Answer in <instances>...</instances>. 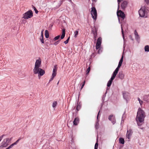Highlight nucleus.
Instances as JSON below:
<instances>
[{"instance_id": "1", "label": "nucleus", "mask_w": 149, "mask_h": 149, "mask_svg": "<svg viewBox=\"0 0 149 149\" xmlns=\"http://www.w3.org/2000/svg\"><path fill=\"white\" fill-rule=\"evenodd\" d=\"M145 117V113L144 111L139 108L137 112L136 118V120L138 125L140 126L142 125Z\"/></svg>"}, {"instance_id": "2", "label": "nucleus", "mask_w": 149, "mask_h": 149, "mask_svg": "<svg viewBox=\"0 0 149 149\" xmlns=\"http://www.w3.org/2000/svg\"><path fill=\"white\" fill-rule=\"evenodd\" d=\"M33 72L34 74H38L39 78L45 73V71L40 68H34L33 69Z\"/></svg>"}, {"instance_id": "3", "label": "nucleus", "mask_w": 149, "mask_h": 149, "mask_svg": "<svg viewBox=\"0 0 149 149\" xmlns=\"http://www.w3.org/2000/svg\"><path fill=\"white\" fill-rule=\"evenodd\" d=\"M147 9L145 6L142 7L139 11L140 17H147Z\"/></svg>"}, {"instance_id": "4", "label": "nucleus", "mask_w": 149, "mask_h": 149, "mask_svg": "<svg viewBox=\"0 0 149 149\" xmlns=\"http://www.w3.org/2000/svg\"><path fill=\"white\" fill-rule=\"evenodd\" d=\"M12 138L9 139L7 138L3 139V141L1 143L0 146V149H3L4 147H6L8 145L9 142L11 140Z\"/></svg>"}, {"instance_id": "5", "label": "nucleus", "mask_w": 149, "mask_h": 149, "mask_svg": "<svg viewBox=\"0 0 149 149\" xmlns=\"http://www.w3.org/2000/svg\"><path fill=\"white\" fill-rule=\"evenodd\" d=\"M91 15L92 18L95 21L97 18V10L95 7H93L91 8Z\"/></svg>"}, {"instance_id": "6", "label": "nucleus", "mask_w": 149, "mask_h": 149, "mask_svg": "<svg viewBox=\"0 0 149 149\" xmlns=\"http://www.w3.org/2000/svg\"><path fill=\"white\" fill-rule=\"evenodd\" d=\"M33 16L32 11L30 10L26 12L23 15V18L26 19L30 18Z\"/></svg>"}, {"instance_id": "7", "label": "nucleus", "mask_w": 149, "mask_h": 149, "mask_svg": "<svg viewBox=\"0 0 149 149\" xmlns=\"http://www.w3.org/2000/svg\"><path fill=\"white\" fill-rule=\"evenodd\" d=\"M123 55L122 56L121 58H120V59L119 62V63L117 67L115 69V71H114L113 72L117 74L118 73V72L119 71V68L121 66L122 63H123Z\"/></svg>"}, {"instance_id": "8", "label": "nucleus", "mask_w": 149, "mask_h": 149, "mask_svg": "<svg viewBox=\"0 0 149 149\" xmlns=\"http://www.w3.org/2000/svg\"><path fill=\"white\" fill-rule=\"evenodd\" d=\"M117 74L113 72L110 79L108 81L107 83V86L108 87H109L111 86L113 80L115 78Z\"/></svg>"}, {"instance_id": "9", "label": "nucleus", "mask_w": 149, "mask_h": 149, "mask_svg": "<svg viewBox=\"0 0 149 149\" xmlns=\"http://www.w3.org/2000/svg\"><path fill=\"white\" fill-rule=\"evenodd\" d=\"M41 64V60L40 58L37 59L36 61L34 68H40Z\"/></svg>"}, {"instance_id": "10", "label": "nucleus", "mask_w": 149, "mask_h": 149, "mask_svg": "<svg viewBox=\"0 0 149 149\" xmlns=\"http://www.w3.org/2000/svg\"><path fill=\"white\" fill-rule=\"evenodd\" d=\"M102 41L101 38L99 37L97 40L96 46V49H99L101 45Z\"/></svg>"}, {"instance_id": "11", "label": "nucleus", "mask_w": 149, "mask_h": 149, "mask_svg": "<svg viewBox=\"0 0 149 149\" xmlns=\"http://www.w3.org/2000/svg\"><path fill=\"white\" fill-rule=\"evenodd\" d=\"M117 14L118 16L120 17L123 19H124L125 17L124 13L120 10L118 11L117 12Z\"/></svg>"}, {"instance_id": "12", "label": "nucleus", "mask_w": 149, "mask_h": 149, "mask_svg": "<svg viewBox=\"0 0 149 149\" xmlns=\"http://www.w3.org/2000/svg\"><path fill=\"white\" fill-rule=\"evenodd\" d=\"M109 119L111 121L113 125L116 123L115 116L112 115H110L109 116Z\"/></svg>"}, {"instance_id": "13", "label": "nucleus", "mask_w": 149, "mask_h": 149, "mask_svg": "<svg viewBox=\"0 0 149 149\" xmlns=\"http://www.w3.org/2000/svg\"><path fill=\"white\" fill-rule=\"evenodd\" d=\"M123 95L124 98L127 101L130 98L129 94L127 92H124L123 93Z\"/></svg>"}, {"instance_id": "14", "label": "nucleus", "mask_w": 149, "mask_h": 149, "mask_svg": "<svg viewBox=\"0 0 149 149\" xmlns=\"http://www.w3.org/2000/svg\"><path fill=\"white\" fill-rule=\"evenodd\" d=\"M128 2L126 1H124L121 4V7L122 9H125L127 7Z\"/></svg>"}, {"instance_id": "15", "label": "nucleus", "mask_w": 149, "mask_h": 149, "mask_svg": "<svg viewBox=\"0 0 149 149\" xmlns=\"http://www.w3.org/2000/svg\"><path fill=\"white\" fill-rule=\"evenodd\" d=\"M132 132L131 130H127L126 135V137L129 139L132 136Z\"/></svg>"}, {"instance_id": "16", "label": "nucleus", "mask_w": 149, "mask_h": 149, "mask_svg": "<svg viewBox=\"0 0 149 149\" xmlns=\"http://www.w3.org/2000/svg\"><path fill=\"white\" fill-rule=\"evenodd\" d=\"M57 70V68H56V65H55L54 66V68L53 70V73L52 76L54 77L56 74V71Z\"/></svg>"}, {"instance_id": "17", "label": "nucleus", "mask_w": 149, "mask_h": 149, "mask_svg": "<svg viewBox=\"0 0 149 149\" xmlns=\"http://www.w3.org/2000/svg\"><path fill=\"white\" fill-rule=\"evenodd\" d=\"M118 76V77L121 79H123L124 77V74L123 73L122 71H120L119 72Z\"/></svg>"}, {"instance_id": "18", "label": "nucleus", "mask_w": 149, "mask_h": 149, "mask_svg": "<svg viewBox=\"0 0 149 149\" xmlns=\"http://www.w3.org/2000/svg\"><path fill=\"white\" fill-rule=\"evenodd\" d=\"M79 120L78 118H76L73 121V124L75 125H77L79 123Z\"/></svg>"}, {"instance_id": "19", "label": "nucleus", "mask_w": 149, "mask_h": 149, "mask_svg": "<svg viewBox=\"0 0 149 149\" xmlns=\"http://www.w3.org/2000/svg\"><path fill=\"white\" fill-rule=\"evenodd\" d=\"M143 100L144 101L148 102H149V95H145L143 96Z\"/></svg>"}, {"instance_id": "20", "label": "nucleus", "mask_w": 149, "mask_h": 149, "mask_svg": "<svg viewBox=\"0 0 149 149\" xmlns=\"http://www.w3.org/2000/svg\"><path fill=\"white\" fill-rule=\"evenodd\" d=\"M65 29H63L62 30V34L61 36V39H63L65 37Z\"/></svg>"}, {"instance_id": "21", "label": "nucleus", "mask_w": 149, "mask_h": 149, "mask_svg": "<svg viewBox=\"0 0 149 149\" xmlns=\"http://www.w3.org/2000/svg\"><path fill=\"white\" fill-rule=\"evenodd\" d=\"M119 143L121 144H124L125 143V141L124 139L120 138L119 139Z\"/></svg>"}, {"instance_id": "22", "label": "nucleus", "mask_w": 149, "mask_h": 149, "mask_svg": "<svg viewBox=\"0 0 149 149\" xmlns=\"http://www.w3.org/2000/svg\"><path fill=\"white\" fill-rule=\"evenodd\" d=\"M144 49L145 52H149V46L148 45L145 46Z\"/></svg>"}, {"instance_id": "23", "label": "nucleus", "mask_w": 149, "mask_h": 149, "mask_svg": "<svg viewBox=\"0 0 149 149\" xmlns=\"http://www.w3.org/2000/svg\"><path fill=\"white\" fill-rule=\"evenodd\" d=\"M45 37L46 38H48L49 37V33L48 31L47 30H46L45 31Z\"/></svg>"}, {"instance_id": "24", "label": "nucleus", "mask_w": 149, "mask_h": 149, "mask_svg": "<svg viewBox=\"0 0 149 149\" xmlns=\"http://www.w3.org/2000/svg\"><path fill=\"white\" fill-rule=\"evenodd\" d=\"M57 104V102L56 101H54L52 104V106L54 108L56 107Z\"/></svg>"}, {"instance_id": "25", "label": "nucleus", "mask_w": 149, "mask_h": 149, "mask_svg": "<svg viewBox=\"0 0 149 149\" xmlns=\"http://www.w3.org/2000/svg\"><path fill=\"white\" fill-rule=\"evenodd\" d=\"M40 40L42 43L43 44L44 43V41L43 40V36H40Z\"/></svg>"}, {"instance_id": "26", "label": "nucleus", "mask_w": 149, "mask_h": 149, "mask_svg": "<svg viewBox=\"0 0 149 149\" xmlns=\"http://www.w3.org/2000/svg\"><path fill=\"white\" fill-rule=\"evenodd\" d=\"M78 34V31H76L74 32V37H76Z\"/></svg>"}, {"instance_id": "27", "label": "nucleus", "mask_w": 149, "mask_h": 149, "mask_svg": "<svg viewBox=\"0 0 149 149\" xmlns=\"http://www.w3.org/2000/svg\"><path fill=\"white\" fill-rule=\"evenodd\" d=\"M138 100L139 101L140 105L141 106L143 103V101L141 100V99L139 97L138 98Z\"/></svg>"}, {"instance_id": "28", "label": "nucleus", "mask_w": 149, "mask_h": 149, "mask_svg": "<svg viewBox=\"0 0 149 149\" xmlns=\"http://www.w3.org/2000/svg\"><path fill=\"white\" fill-rule=\"evenodd\" d=\"M92 31H93V34H94V36L95 38H96V36H97L96 31L95 30V31H94L93 30Z\"/></svg>"}, {"instance_id": "29", "label": "nucleus", "mask_w": 149, "mask_h": 149, "mask_svg": "<svg viewBox=\"0 0 149 149\" xmlns=\"http://www.w3.org/2000/svg\"><path fill=\"white\" fill-rule=\"evenodd\" d=\"M60 37V36L58 35L56 37H55L54 38V40H56L58 39Z\"/></svg>"}, {"instance_id": "30", "label": "nucleus", "mask_w": 149, "mask_h": 149, "mask_svg": "<svg viewBox=\"0 0 149 149\" xmlns=\"http://www.w3.org/2000/svg\"><path fill=\"white\" fill-rule=\"evenodd\" d=\"M98 147V144L97 142H96L95 145V149H97Z\"/></svg>"}, {"instance_id": "31", "label": "nucleus", "mask_w": 149, "mask_h": 149, "mask_svg": "<svg viewBox=\"0 0 149 149\" xmlns=\"http://www.w3.org/2000/svg\"><path fill=\"white\" fill-rule=\"evenodd\" d=\"M90 70V67H89L87 69L86 74H88Z\"/></svg>"}, {"instance_id": "32", "label": "nucleus", "mask_w": 149, "mask_h": 149, "mask_svg": "<svg viewBox=\"0 0 149 149\" xmlns=\"http://www.w3.org/2000/svg\"><path fill=\"white\" fill-rule=\"evenodd\" d=\"M81 108V106L79 105H77V111H79Z\"/></svg>"}, {"instance_id": "33", "label": "nucleus", "mask_w": 149, "mask_h": 149, "mask_svg": "<svg viewBox=\"0 0 149 149\" xmlns=\"http://www.w3.org/2000/svg\"><path fill=\"white\" fill-rule=\"evenodd\" d=\"M70 39V37H69V38H68V39L65 41L64 42V43H65V44H67L68 43V41Z\"/></svg>"}, {"instance_id": "34", "label": "nucleus", "mask_w": 149, "mask_h": 149, "mask_svg": "<svg viewBox=\"0 0 149 149\" xmlns=\"http://www.w3.org/2000/svg\"><path fill=\"white\" fill-rule=\"evenodd\" d=\"M59 42H60V40H58V41H57V42H54V45H58L59 43Z\"/></svg>"}, {"instance_id": "35", "label": "nucleus", "mask_w": 149, "mask_h": 149, "mask_svg": "<svg viewBox=\"0 0 149 149\" xmlns=\"http://www.w3.org/2000/svg\"><path fill=\"white\" fill-rule=\"evenodd\" d=\"M21 139V138H19L14 143L15 144V145H16Z\"/></svg>"}, {"instance_id": "36", "label": "nucleus", "mask_w": 149, "mask_h": 149, "mask_svg": "<svg viewBox=\"0 0 149 149\" xmlns=\"http://www.w3.org/2000/svg\"><path fill=\"white\" fill-rule=\"evenodd\" d=\"M34 10L35 11V13L37 14L38 13V11L36 9L35 7H34Z\"/></svg>"}, {"instance_id": "37", "label": "nucleus", "mask_w": 149, "mask_h": 149, "mask_svg": "<svg viewBox=\"0 0 149 149\" xmlns=\"http://www.w3.org/2000/svg\"><path fill=\"white\" fill-rule=\"evenodd\" d=\"M98 125H99V123H98V122H97L96 123V124L95 125V127L96 129H97L98 128Z\"/></svg>"}, {"instance_id": "38", "label": "nucleus", "mask_w": 149, "mask_h": 149, "mask_svg": "<svg viewBox=\"0 0 149 149\" xmlns=\"http://www.w3.org/2000/svg\"><path fill=\"white\" fill-rule=\"evenodd\" d=\"M85 81H84V82H83V84H82V85L81 86V90L83 88L84 86V85H85Z\"/></svg>"}, {"instance_id": "39", "label": "nucleus", "mask_w": 149, "mask_h": 149, "mask_svg": "<svg viewBox=\"0 0 149 149\" xmlns=\"http://www.w3.org/2000/svg\"><path fill=\"white\" fill-rule=\"evenodd\" d=\"M15 145V144L13 143L10 146H9V148H12L14 146V145Z\"/></svg>"}, {"instance_id": "40", "label": "nucleus", "mask_w": 149, "mask_h": 149, "mask_svg": "<svg viewBox=\"0 0 149 149\" xmlns=\"http://www.w3.org/2000/svg\"><path fill=\"white\" fill-rule=\"evenodd\" d=\"M134 33V35H135V36H138V34L137 32H136V30L135 31Z\"/></svg>"}, {"instance_id": "41", "label": "nucleus", "mask_w": 149, "mask_h": 149, "mask_svg": "<svg viewBox=\"0 0 149 149\" xmlns=\"http://www.w3.org/2000/svg\"><path fill=\"white\" fill-rule=\"evenodd\" d=\"M4 136V135L3 134L0 136V142L2 140V139H3V138Z\"/></svg>"}, {"instance_id": "42", "label": "nucleus", "mask_w": 149, "mask_h": 149, "mask_svg": "<svg viewBox=\"0 0 149 149\" xmlns=\"http://www.w3.org/2000/svg\"><path fill=\"white\" fill-rule=\"evenodd\" d=\"M121 29H122V34L123 35V38H124V35L123 34V29L122 27H121Z\"/></svg>"}, {"instance_id": "43", "label": "nucleus", "mask_w": 149, "mask_h": 149, "mask_svg": "<svg viewBox=\"0 0 149 149\" xmlns=\"http://www.w3.org/2000/svg\"><path fill=\"white\" fill-rule=\"evenodd\" d=\"M135 36V38L137 40H138V39H139V36Z\"/></svg>"}, {"instance_id": "44", "label": "nucleus", "mask_w": 149, "mask_h": 149, "mask_svg": "<svg viewBox=\"0 0 149 149\" xmlns=\"http://www.w3.org/2000/svg\"><path fill=\"white\" fill-rule=\"evenodd\" d=\"M54 78V77H53V76H52V77L49 80V82H50L51 81H52L53 79V78Z\"/></svg>"}, {"instance_id": "45", "label": "nucleus", "mask_w": 149, "mask_h": 149, "mask_svg": "<svg viewBox=\"0 0 149 149\" xmlns=\"http://www.w3.org/2000/svg\"><path fill=\"white\" fill-rule=\"evenodd\" d=\"M102 52V50L101 49H100L98 51V52L99 53H100V52Z\"/></svg>"}, {"instance_id": "46", "label": "nucleus", "mask_w": 149, "mask_h": 149, "mask_svg": "<svg viewBox=\"0 0 149 149\" xmlns=\"http://www.w3.org/2000/svg\"><path fill=\"white\" fill-rule=\"evenodd\" d=\"M145 1L147 3H149V0H145Z\"/></svg>"}, {"instance_id": "47", "label": "nucleus", "mask_w": 149, "mask_h": 149, "mask_svg": "<svg viewBox=\"0 0 149 149\" xmlns=\"http://www.w3.org/2000/svg\"><path fill=\"white\" fill-rule=\"evenodd\" d=\"M43 30H42V31L41 32V36H43Z\"/></svg>"}, {"instance_id": "48", "label": "nucleus", "mask_w": 149, "mask_h": 149, "mask_svg": "<svg viewBox=\"0 0 149 149\" xmlns=\"http://www.w3.org/2000/svg\"><path fill=\"white\" fill-rule=\"evenodd\" d=\"M99 112H100V111L98 113V115H97V120H98V116H99Z\"/></svg>"}, {"instance_id": "49", "label": "nucleus", "mask_w": 149, "mask_h": 149, "mask_svg": "<svg viewBox=\"0 0 149 149\" xmlns=\"http://www.w3.org/2000/svg\"><path fill=\"white\" fill-rule=\"evenodd\" d=\"M92 1L93 2H96V1H97V0H92Z\"/></svg>"}, {"instance_id": "50", "label": "nucleus", "mask_w": 149, "mask_h": 149, "mask_svg": "<svg viewBox=\"0 0 149 149\" xmlns=\"http://www.w3.org/2000/svg\"><path fill=\"white\" fill-rule=\"evenodd\" d=\"M10 148L9 147H8V148H7L6 149H10Z\"/></svg>"}, {"instance_id": "51", "label": "nucleus", "mask_w": 149, "mask_h": 149, "mask_svg": "<svg viewBox=\"0 0 149 149\" xmlns=\"http://www.w3.org/2000/svg\"><path fill=\"white\" fill-rule=\"evenodd\" d=\"M58 83H59V81H58V83H57V84H58Z\"/></svg>"}]
</instances>
